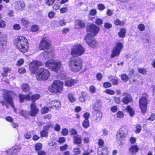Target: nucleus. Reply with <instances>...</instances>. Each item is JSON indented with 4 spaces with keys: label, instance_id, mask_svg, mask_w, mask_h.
Here are the masks:
<instances>
[{
    "label": "nucleus",
    "instance_id": "a18cd8bd",
    "mask_svg": "<svg viewBox=\"0 0 155 155\" xmlns=\"http://www.w3.org/2000/svg\"><path fill=\"white\" fill-rule=\"evenodd\" d=\"M95 23L97 25H101L103 23L102 20L100 18H96L95 21Z\"/></svg>",
    "mask_w": 155,
    "mask_h": 155
},
{
    "label": "nucleus",
    "instance_id": "8fccbe9b",
    "mask_svg": "<svg viewBox=\"0 0 155 155\" xmlns=\"http://www.w3.org/2000/svg\"><path fill=\"white\" fill-rule=\"evenodd\" d=\"M54 129L57 132H58L61 130V127L58 124H56L54 126Z\"/></svg>",
    "mask_w": 155,
    "mask_h": 155
},
{
    "label": "nucleus",
    "instance_id": "5fc2aeb1",
    "mask_svg": "<svg viewBox=\"0 0 155 155\" xmlns=\"http://www.w3.org/2000/svg\"><path fill=\"white\" fill-rule=\"evenodd\" d=\"M52 127V124L50 122L47 124V125L44 127V129L45 130H48Z\"/></svg>",
    "mask_w": 155,
    "mask_h": 155
},
{
    "label": "nucleus",
    "instance_id": "6ab92c4d",
    "mask_svg": "<svg viewBox=\"0 0 155 155\" xmlns=\"http://www.w3.org/2000/svg\"><path fill=\"white\" fill-rule=\"evenodd\" d=\"M15 8L18 10L22 11L25 8V4L23 1H18L15 2Z\"/></svg>",
    "mask_w": 155,
    "mask_h": 155
},
{
    "label": "nucleus",
    "instance_id": "c756f323",
    "mask_svg": "<svg viewBox=\"0 0 155 155\" xmlns=\"http://www.w3.org/2000/svg\"><path fill=\"white\" fill-rule=\"evenodd\" d=\"M39 30V26L36 25H32L30 31L32 32H36Z\"/></svg>",
    "mask_w": 155,
    "mask_h": 155
},
{
    "label": "nucleus",
    "instance_id": "412c9836",
    "mask_svg": "<svg viewBox=\"0 0 155 155\" xmlns=\"http://www.w3.org/2000/svg\"><path fill=\"white\" fill-rule=\"evenodd\" d=\"M95 121L98 122L100 121L101 119L102 116V113L99 110L95 111Z\"/></svg>",
    "mask_w": 155,
    "mask_h": 155
},
{
    "label": "nucleus",
    "instance_id": "79ce46f5",
    "mask_svg": "<svg viewBox=\"0 0 155 155\" xmlns=\"http://www.w3.org/2000/svg\"><path fill=\"white\" fill-rule=\"evenodd\" d=\"M42 148V144L41 143H37L35 146V148L36 150H40Z\"/></svg>",
    "mask_w": 155,
    "mask_h": 155
},
{
    "label": "nucleus",
    "instance_id": "7c9ffc66",
    "mask_svg": "<svg viewBox=\"0 0 155 155\" xmlns=\"http://www.w3.org/2000/svg\"><path fill=\"white\" fill-rule=\"evenodd\" d=\"M126 110H127V112L129 113L130 116H133L134 114V111L133 109L130 106H128Z\"/></svg>",
    "mask_w": 155,
    "mask_h": 155
},
{
    "label": "nucleus",
    "instance_id": "680f3d73",
    "mask_svg": "<svg viewBox=\"0 0 155 155\" xmlns=\"http://www.w3.org/2000/svg\"><path fill=\"white\" fill-rule=\"evenodd\" d=\"M18 72L21 74H23L26 71V69L24 68H21L18 70Z\"/></svg>",
    "mask_w": 155,
    "mask_h": 155
},
{
    "label": "nucleus",
    "instance_id": "bf43d9fd",
    "mask_svg": "<svg viewBox=\"0 0 155 155\" xmlns=\"http://www.w3.org/2000/svg\"><path fill=\"white\" fill-rule=\"evenodd\" d=\"M89 90L91 93H94L95 92L96 89L94 86H91L90 87Z\"/></svg>",
    "mask_w": 155,
    "mask_h": 155
},
{
    "label": "nucleus",
    "instance_id": "f8f14e48",
    "mask_svg": "<svg viewBox=\"0 0 155 155\" xmlns=\"http://www.w3.org/2000/svg\"><path fill=\"white\" fill-rule=\"evenodd\" d=\"M60 79L61 80H65V85L68 87H71L75 85L78 82V81L76 79H73L70 78H68L65 74H62L61 78Z\"/></svg>",
    "mask_w": 155,
    "mask_h": 155
},
{
    "label": "nucleus",
    "instance_id": "2f4dec72",
    "mask_svg": "<svg viewBox=\"0 0 155 155\" xmlns=\"http://www.w3.org/2000/svg\"><path fill=\"white\" fill-rule=\"evenodd\" d=\"M87 96V94L84 92H82L81 96L79 97V100L81 102H83L85 101L86 97Z\"/></svg>",
    "mask_w": 155,
    "mask_h": 155
},
{
    "label": "nucleus",
    "instance_id": "49530a36",
    "mask_svg": "<svg viewBox=\"0 0 155 155\" xmlns=\"http://www.w3.org/2000/svg\"><path fill=\"white\" fill-rule=\"evenodd\" d=\"M14 148H12L8 150L7 151L4 152L5 154L6 153L7 155H13Z\"/></svg>",
    "mask_w": 155,
    "mask_h": 155
},
{
    "label": "nucleus",
    "instance_id": "4be33fe9",
    "mask_svg": "<svg viewBox=\"0 0 155 155\" xmlns=\"http://www.w3.org/2000/svg\"><path fill=\"white\" fill-rule=\"evenodd\" d=\"M101 107V103L100 101L98 100H97L94 103L93 107V109L95 111L99 110Z\"/></svg>",
    "mask_w": 155,
    "mask_h": 155
},
{
    "label": "nucleus",
    "instance_id": "423d86ee",
    "mask_svg": "<svg viewBox=\"0 0 155 155\" xmlns=\"http://www.w3.org/2000/svg\"><path fill=\"white\" fill-rule=\"evenodd\" d=\"M45 64L47 67L56 72L59 71L62 66L61 63L60 61L52 59L48 60Z\"/></svg>",
    "mask_w": 155,
    "mask_h": 155
},
{
    "label": "nucleus",
    "instance_id": "20e7f679",
    "mask_svg": "<svg viewBox=\"0 0 155 155\" xmlns=\"http://www.w3.org/2000/svg\"><path fill=\"white\" fill-rule=\"evenodd\" d=\"M68 64L70 70L74 72L80 71L83 66V62L81 59L74 58L70 59Z\"/></svg>",
    "mask_w": 155,
    "mask_h": 155
},
{
    "label": "nucleus",
    "instance_id": "4c0bfd02",
    "mask_svg": "<svg viewBox=\"0 0 155 155\" xmlns=\"http://www.w3.org/2000/svg\"><path fill=\"white\" fill-rule=\"evenodd\" d=\"M73 152L75 155H78L81 153V151L79 148L75 147L73 149Z\"/></svg>",
    "mask_w": 155,
    "mask_h": 155
},
{
    "label": "nucleus",
    "instance_id": "cd10ccee",
    "mask_svg": "<svg viewBox=\"0 0 155 155\" xmlns=\"http://www.w3.org/2000/svg\"><path fill=\"white\" fill-rule=\"evenodd\" d=\"M139 150V148L136 145L132 146L129 149V152L134 154L136 153Z\"/></svg>",
    "mask_w": 155,
    "mask_h": 155
},
{
    "label": "nucleus",
    "instance_id": "c03bdc74",
    "mask_svg": "<svg viewBox=\"0 0 155 155\" xmlns=\"http://www.w3.org/2000/svg\"><path fill=\"white\" fill-rule=\"evenodd\" d=\"M49 111V109L48 107H43L41 110V113L44 114L47 113Z\"/></svg>",
    "mask_w": 155,
    "mask_h": 155
},
{
    "label": "nucleus",
    "instance_id": "6e6552de",
    "mask_svg": "<svg viewBox=\"0 0 155 155\" xmlns=\"http://www.w3.org/2000/svg\"><path fill=\"white\" fill-rule=\"evenodd\" d=\"M85 52L84 48L81 45L77 44L72 47L71 50V54L73 57H78L83 54Z\"/></svg>",
    "mask_w": 155,
    "mask_h": 155
},
{
    "label": "nucleus",
    "instance_id": "1a4fd4ad",
    "mask_svg": "<svg viewBox=\"0 0 155 155\" xmlns=\"http://www.w3.org/2000/svg\"><path fill=\"white\" fill-rule=\"evenodd\" d=\"M31 94V93H30L26 95L19 94L18 97L20 102H24L25 100L29 101L31 100L33 102V103H35L37 100L39 99L40 97V96L39 94L33 95L30 97Z\"/></svg>",
    "mask_w": 155,
    "mask_h": 155
},
{
    "label": "nucleus",
    "instance_id": "0e129e2a",
    "mask_svg": "<svg viewBox=\"0 0 155 155\" xmlns=\"http://www.w3.org/2000/svg\"><path fill=\"white\" fill-rule=\"evenodd\" d=\"M19 114L25 117V116L27 114V112L25 110H22L20 111Z\"/></svg>",
    "mask_w": 155,
    "mask_h": 155
},
{
    "label": "nucleus",
    "instance_id": "39448f33",
    "mask_svg": "<svg viewBox=\"0 0 155 155\" xmlns=\"http://www.w3.org/2000/svg\"><path fill=\"white\" fill-rule=\"evenodd\" d=\"M64 83L59 80L54 81L52 84L49 87V91L53 93L61 94L63 90Z\"/></svg>",
    "mask_w": 155,
    "mask_h": 155
},
{
    "label": "nucleus",
    "instance_id": "f257e3e1",
    "mask_svg": "<svg viewBox=\"0 0 155 155\" xmlns=\"http://www.w3.org/2000/svg\"><path fill=\"white\" fill-rule=\"evenodd\" d=\"M99 30V28L94 24H91L87 27L88 33L84 40L88 45L92 48H94L97 45V42L93 36L98 33Z\"/></svg>",
    "mask_w": 155,
    "mask_h": 155
},
{
    "label": "nucleus",
    "instance_id": "5701e85b",
    "mask_svg": "<svg viewBox=\"0 0 155 155\" xmlns=\"http://www.w3.org/2000/svg\"><path fill=\"white\" fill-rule=\"evenodd\" d=\"M51 105V108H52L53 107L57 108L60 107V103L59 101H53L50 102L48 104Z\"/></svg>",
    "mask_w": 155,
    "mask_h": 155
},
{
    "label": "nucleus",
    "instance_id": "393cba45",
    "mask_svg": "<svg viewBox=\"0 0 155 155\" xmlns=\"http://www.w3.org/2000/svg\"><path fill=\"white\" fill-rule=\"evenodd\" d=\"M84 23L83 21L77 20L75 21V27L76 28L78 29L80 28L84 27Z\"/></svg>",
    "mask_w": 155,
    "mask_h": 155
},
{
    "label": "nucleus",
    "instance_id": "bb28decb",
    "mask_svg": "<svg viewBox=\"0 0 155 155\" xmlns=\"http://www.w3.org/2000/svg\"><path fill=\"white\" fill-rule=\"evenodd\" d=\"M68 98L71 103H73L76 101V98L74 94L72 93H69L68 95Z\"/></svg>",
    "mask_w": 155,
    "mask_h": 155
},
{
    "label": "nucleus",
    "instance_id": "ea45409f",
    "mask_svg": "<svg viewBox=\"0 0 155 155\" xmlns=\"http://www.w3.org/2000/svg\"><path fill=\"white\" fill-rule=\"evenodd\" d=\"M136 129L135 130V133L139 134L140 133L141 130V127L140 125H137L136 127Z\"/></svg>",
    "mask_w": 155,
    "mask_h": 155
},
{
    "label": "nucleus",
    "instance_id": "58836bf2",
    "mask_svg": "<svg viewBox=\"0 0 155 155\" xmlns=\"http://www.w3.org/2000/svg\"><path fill=\"white\" fill-rule=\"evenodd\" d=\"M117 117L119 118H122L124 117V114L121 111H118L116 114Z\"/></svg>",
    "mask_w": 155,
    "mask_h": 155
},
{
    "label": "nucleus",
    "instance_id": "09e8293b",
    "mask_svg": "<svg viewBox=\"0 0 155 155\" xmlns=\"http://www.w3.org/2000/svg\"><path fill=\"white\" fill-rule=\"evenodd\" d=\"M24 60L22 58L19 60L16 64V65L17 66H21L24 63Z\"/></svg>",
    "mask_w": 155,
    "mask_h": 155
},
{
    "label": "nucleus",
    "instance_id": "2eb2a0df",
    "mask_svg": "<svg viewBox=\"0 0 155 155\" xmlns=\"http://www.w3.org/2000/svg\"><path fill=\"white\" fill-rule=\"evenodd\" d=\"M7 38L5 34H3L0 37V51H2L6 48Z\"/></svg>",
    "mask_w": 155,
    "mask_h": 155
},
{
    "label": "nucleus",
    "instance_id": "9b49d317",
    "mask_svg": "<svg viewBox=\"0 0 155 155\" xmlns=\"http://www.w3.org/2000/svg\"><path fill=\"white\" fill-rule=\"evenodd\" d=\"M123 48V45L121 43H117L112 50L110 57L112 58L119 56Z\"/></svg>",
    "mask_w": 155,
    "mask_h": 155
},
{
    "label": "nucleus",
    "instance_id": "72a5a7b5",
    "mask_svg": "<svg viewBox=\"0 0 155 155\" xmlns=\"http://www.w3.org/2000/svg\"><path fill=\"white\" fill-rule=\"evenodd\" d=\"M114 24L116 25L123 26L124 25V23L123 21H120L119 19H116L114 21Z\"/></svg>",
    "mask_w": 155,
    "mask_h": 155
},
{
    "label": "nucleus",
    "instance_id": "864d4df0",
    "mask_svg": "<svg viewBox=\"0 0 155 155\" xmlns=\"http://www.w3.org/2000/svg\"><path fill=\"white\" fill-rule=\"evenodd\" d=\"M122 79L124 81H127L128 79V76L125 74H123L121 75V76Z\"/></svg>",
    "mask_w": 155,
    "mask_h": 155
},
{
    "label": "nucleus",
    "instance_id": "4d7b16f0",
    "mask_svg": "<svg viewBox=\"0 0 155 155\" xmlns=\"http://www.w3.org/2000/svg\"><path fill=\"white\" fill-rule=\"evenodd\" d=\"M138 71L140 73L143 74H145L147 72L146 69L142 68H139Z\"/></svg>",
    "mask_w": 155,
    "mask_h": 155
},
{
    "label": "nucleus",
    "instance_id": "c9c22d12",
    "mask_svg": "<svg viewBox=\"0 0 155 155\" xmlns=\"http://www.w3.org/2000/svg\"><path fill=\"white\" fill-rule=\"evenodd\" d=\"M145 26L143 24H140L137 26V28L140 31H143L145 30Z\"/></svg>",
    "mask_w": 155,
    "mask_h": 155
},
{
    "label": "nucleus",
    "instance_id": "37998d69",
    "mask_svg": "<svg viewBox=\"0 0 155 155\" xmlns=\"http://www.w3.org/2000/svg\"><path fill=\"white\" fill-rule=\"evenodd\" d=\"M48 134V132L45 130H42L40 133L41 136L43 137H47Z\"/></svg>",
    "mask_w": 155,
    "mask_h": 155
},
{
    "label": "nucleus",
    "instance_id": "69168bd1",
    "mask_svg": "<svg viewBox=\"0 0 155 155\" xmlns=\"http://www.w3.org/2000/svg\"><path fill=\"white\" fill-rule=\"evenodd\" d=\"M58 4H59L58 3H55L53 6V9L55 10H57L59 9L60 8V6Z\"/></svg>",
    "mask_w": 155,
    "mask_h": 155
},
{
    "label": "nucleus",
    "instance_id": "0eeeda50",
    "mask_svg": "<svg viewBox=\"0 0 155 155\" xmlns=\"http://www.w3.org/2000/svg\"><path fill=\"white\" fill-rule=\"evenodd\" d=\"M50 73L49 71L44 68L38 69L36 74V78L38 81H45L49 78Z\"/></svg>",
    "mask_w": 155,
    "mask_h": 155
},
{
    "label": "nucleus",
    "instance_id": "603ef678",
    "mask_svg": "<svg viewBox=\"0 0 155 155\" xmlns=\"http://www.w3.org/2000/svg\"><path fill=\"white\" fill-rule=\"evenodd\" d=\"M6 22L4 20H1L0 21V28H4L6 25Z\"/></svg>",
    "mask_w": 155,
    "mask_h": 155
},
{
    "label": "nucleus",
    "instance_id": "b1692460",
    "mask_svg": "<svg viewBox=\"0 0 155 155\" xmlns=\"http://www.w3.org/2000/svg\"><path fill=\"white\" fill-rule=\"evenodd\" d=\"M73 140L74 144H79L82 143L81 137L78 135L74 136L73 137Z\"/></svg>",
    "mask_w": 155,
    "mask_h": 155
},
{
    "label": "nucleus",
    "instance_id": "13d9d810",
    "mask_svg": "<svg viewBox=\"0 0 155 155\" xmlns=\"http://www.w3.org/2000/svg\"><path fill=\"white\" fill-rule=\"evenodd\" d=\"M103 86L105 88H108L111 86V84L109 82H104L103 84Z\"/></svg>",
    "mask_w": 155,
    "mask_h": 155
},
{
    "label": "nucleus",
    "instance_id": "473e14b6",
    "mask_svg": "<svg viewBox=\"0 0 155 155\" xmlns=\"http://www.w3.org/2000/svg\"><path fill=\"white\" fill-rule=\"evenodd\" d=\"M89 121L88 119H85L82 123V126L85 128H87L90 126Z\"/></svg>",
    "mask_w": 155,
    "mask_h": 155
},
{
    "label": "nucleus",
    "instance_id": "a211bd4d",
    "mask_svg": "<svg viewBox=\"0 0 155 155\" xmlns=\"http://www.w3.org/2000/svg\"><path fill=\"white\" fill-rule=\"evenodd\" d=\"M31 111L29 112V114L31 116L36 115L39 111V110L37 108L35 103H32L31 105Z\"/></svg>",
    "mask_w": 155,
    "mask_h": 155
},
{
    "label": "nucleus",
    "instance_id": "338daca9",
    "mask_svg": "<svg viewBox=\"0 0 155 155\" xmlns=\"http://www.w3.org/2000/svg\"><path fill=\"white\" fill-rule=\"evenodd\" d=\"M117 110V106H114L110 108V110L113 113L116 112Z\"/></svg>",
    "mask_w": 155,
    "mask_h": 155
},
{
    "label": "nucleus",
    "instance_id": "774afa93",
    "mask_svg": "<svg viewBox=\"0 0 155 155\" xmlns=\"http://www.w3.org/2000/svg\"><path fill=\"white\" fill-rule=\"evenodd\" d=\"M97 14V11L96 9H92L90 11V14L91 15H95Z\"/></svg>",
    "mask_w": 155,
    "mask_h": 155
},
{
    "label": "nucleus",
    "instance_id": "e2e57ef3",
    "mask_svg": "<svg viewBox=\"0 0 155 155\" xmlns=\"http://www.w3.org/2000/svg\"><path fill=\"white\" fill-rule=\"evenodd\" d=\"M13 28L15 30H18L20 29L21 27L19 24H15L13 25Z\"/></svg>",
    "mask_w": 155,
    "mask_h": 155
},
{
    "label": "nucleus",
    "instance_id": "a19ab883",
    "mask_svg": "<svg viewBox=\"0 0 155 155\" xmlns=\"http://www.w3.org/2000/svg\"><path fill=\"white\" fill-rule=\"evenodd\" d=\"M97 8L100 11L104 10L105 8V6L102 4H99L97 5Z\"/></svg>",
    "mask_w": 155,
    "mask_h": 155
},
{
    "label": "nucleus",
    "instance_id": "7ed1b4c3",
    "mask_svg": "<svg viewBox=\"0 0 155 155\" xmlns=\"http://www.w3.org/2000/svg\"><path fill=\"white\" fill-rule=\"evenodd\" d=\"M14 43L16 48L22 52H26L28 49V41L25 37H18L14 40Z\"/></svg>",
    "mask_w": 155,
    "mask_h": 155
},
{
    "label": "nucleus",
    "instance_id": "a878e982",
    "mask_svg": "<svg viewBox=\"0 0 155 155\" xmlns=\"http://www.w3.org/2000/svg\"><path fill=\"white\" fill-rule=\"evenodd\" d=\"M21 88L25 92H28L30 90V86L27 84H23L21 86Z\"/></svg>",
    "mask_w": 155,
    "mask_h": 155
},
{
    "label": "nucleus",
    "instance_id": "6e6d98bb",
    "mask_svg": "<svg viewBox=\"0 0 155 155\" xmlns=\"http://www.w3.org/2000/svg\"><path fill=\"white\" fill-rule=\"evenodd\" d=\"M68 130L66 128H64L61 131V134L64 136H66L68 135Z\"/></svg>",
    "mask_w": 155,
    "mask_h": 155
},
{
    "label": "nucleus",
    "instance_id": "e433bc0d",
    "mask_svg": "<svg viewBox=\"0 0 155 155\" xmlns=\"http://www.w3.org/2000/svg\"><path fill=\"white\" fill-rule=\"evenodd\" d=\"M14 148L13 151V154H16L17 153L19 152L21 148L20 146H15L12 147Z\"/></svg>",
    "mask_w": 155,
    "mask_h": 155
},
{
    "label": "nucleus",
    "instance_id": "f03ea898",
    "mask_svg": "<svg viewBox=\"0 0 155 155\" xmlns=\"http://www.w3.org/2000/svg\"><path fill=\"white\" fill-rule=\"evenodd\" d=\"M51 46V42L47 38H43L41 41L38 46L39 48L43 50H47L41 54V56H43L45 59L49 58L52 59L54 56V51L49 49Z\"/></svg>",
    "mask_w": 155,
    "mask_h": 155
},
{
    "label": "nucleus",
    "instance_id": "3c124183",
    "mask_svg": "<svg viewBox=\"0 0 155 155\" xmlns=\"http://www.w3.org/2000/svg\"><path fill=\"white\" fill-rule=\"evenodd\" d=\"M104 144V142L102 139H99L98 142V144L100 146L99 147H103Z\"/></svg>",
    "mask_w": 155,
    "mask_h": 155
},
{
    "label": "nucleus",
    "instance_id": "dca6fc26",
    "mask_svg": "<svg viewBox=\"0 0 155 155\" xmlns=\"http://www.w3.org/2000/svg\"><path fill=\"white\" fill-rule=\"evenodd\" d=\"M147 99L144 97L141 98L139 100V105L142 113H144L146 112L147 110Z\"/></svg>",
    "mask_w": 155,
    "mask_h": 155
},
{
    "label": "nucleus",
    "instance_id": "4468645a",
    "mask_svg": "<svg viewBox=\"0 0 155 155\" xmlns=\"http://www.w3.org/2000/svg\"><path fill=\"white\" fill-rule=\"evenodd\" d=\"M42 65V64L41 62L37 61H34L30 63L29 64V69L31 73L34 74L37 68Z\"/></svg>",
    "mask_w": 155,
    "mask_h": 155
},
{
    "label": "nucleus",
    "instance_id": "f704fd0d",
    "mask_svg": "<svg viewBox=\"0 0 155 155\" xmlns=\"http://www.w3.org/2000/svg\"><path fill=\"white\" fill-rule=\"evenodd\" d=\"M21 23L25 27L27 26L29 24V22L28 19L24 18L21 19Z\"/></svg>",
    "mask_w": 155,
    "mask_h": 155
},
{
    "label": "nucleus",
    "instance_id": "aec40b11",
    "mask_svg": "<svg viewBox=\"0 0 155 155\" xmlns=\"http://www.w3.org/2000/svg\"><path fill=\"white\" fill-rule=\"evenodd\" d=\"M107 150L106 147H98V155H107Z\"/></svg>",
    "mask_w": 155,
    "mask_h": 155
},
{
    "label": "nucleus",
    "instance_id": "c85d7f7f",
    "mask_svg": "<svg viewBox=\"0 0 155 155\" xmlns=\"http://www.w3.org/2000/svg\"><path fill=\"white\" fill-rule=\"evenodd\" d=\"M126 33L125 28H123L120 29V31L118 33V35L119 37L120 38H123L125 36Z\"/></svg>",
    "mask_w": 155,
    "mask_h": 155
},
{
    "label": "nucleus",
    "instance_id": "f3484780",
    "mask_svg": "<svg viewBox=\"0 0 155 155\" xmlns=\"http://www.w3.org/2000/svg\"><path fill=\"white\" fill-rule=\"evenodd\" d=\"M124 97L122 99V101L124 104H127L132 101V98L130 94L127 92H124L122 94Z\"/></svg>",
    "mask_w": 155,
    "mask_h": 155
},
{
    "label": "nucleus",
    "instance_id": "de8ad7c7",
    "mask_svg": "<svg viewBox=\"0 0 155 155\" xmlns=\"http://www.w3.org/2000/svg\"><path fill=\"white\" fill-rule=\"evenodd\" d=\"M105 92L107 94L111 95H113L115 94L114 91L110 89L106 90L105 91Z\"/></svg>",
    "mask_w": 155,
    "mask_h": 155
},
{
    "label": "nucleus",
    "instance_id": "052dcab7",
    "mask_svg": "<svg viewBox=\"0 0 155 155\" xmlns=\"http://www.w3.org/2000/svg\"><path fill=\"white\" fill-rule=\"evenodd\" d=\"M54 0H47L46 4L48 6L52 5L54 2Z\"/></svg>",
    "mask_w": 155,
    "mask_h": 155
},
{
    "label": "nucleus",
    "instance_id": "ddd939ff",
    "mask_svg": "<svg viewBox=\"0 0 155 155\" xmlns=\"http://www.w3.org/2000/svg\"><path fill=\"white\" fill-rule=\"evenodd\" d=\"M127 131L124 128H121L118 130L116 134V138L118 141H122L125 140L127 135Z\"/></svg>",
    "mask_w": 155,
    "mask_h": 155
},
{
    "label": "nucleus",
    "instance_id": "9d476101",
    "mask_svg": "<svg viewBox=\"0 0 155 155\" xmlns=\"http://www.w3.org/2000/svg\"><path fill=\"white\" fill-rule=\"evenodd\" d=\"M15 95L14 93L12 91L5 90L3 92V97L4 100L13 108L14 106L13 104L12 97Z\"/></svg>",
    "mask_w": 155,
    "mask_h": 155
}]
</instances>
